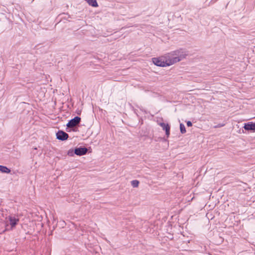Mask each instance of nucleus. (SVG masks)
Here are the masks:
<instances>
[{"label": "nucleus", "instance_id": "obj_4", "mask_svg": "<svg viewBox=\"0 0 255 255\" xmlns=\"http://www.w3.org/2000/svg\"><path fill=\"white\" fill-rule=\"evenodd\" d=\"M68 134L62 130H59L56 133V138L60 140L63 141L66 140L68 138Z\"/></svg>", "mask_w": 255, "mask_h": 255}, {"label": "nucleus", "instance_id": "obj_14", "mask_svg": "<svg viewBox=\"0 0 255 255\" xmlns=\"http://www.w3.org/2000/svg\"><path fill=\"white\" fill-rule=\"evenodd\" d=\"M187 126L188 127H191V126H192V124L191 122H190V121H188V122H187Z\"/></svg>", "mask_w": 255, "mask_h": 255}, {"label": "nucleus", "instance_id": "obj_7", "mask_svg": "<svg viewBox=\"0 0 255 255\" xmlns=\"http://www.w3.org/2000/svg\"><path fill=\"white\" fill-rule=\"evenodd\" d=\"M159 125L161 127H162L163 130H165L166 135L167 136H168L170 134V127L168 124H165L164 123H160Z\"/></svg>", "mask_w": 255, "mask_h": 255}, {"label": "nucleus", "instance_id": "obj_5", "mask_svg": "<svg viewBox=\"0 0 255 255\" xmlns=\"http://www.w3.org/2000/svg\"><path fill=\"white\" fill-rule=\"evenodd\" d=\"M88 149L85 147H77L74 149V153L79 156L85 155L87 152Z\"/></svg>", "mask_w": 255, "mask_h": 255}, {"label": "nucleus", "instance_id": "obj_1", "mask_svg": "<svg viewBox=\"0 0 255 255\" xmlns=\"http://www.w3.org/2000/svg\"><path fill=\"white\" fill-rule=\"evenodd\" d=\"M186 54L182 50H176L169 53L164 60L162 57L153 58V63L157 66L166 67L174 64L182 60L185 57Z\"/></svg>", "mask_w": 255, "mask_h": 255}, {"label": "nucleus", "instance_id": "obj_15", "mask_svg": "<svg viewBox=\"0 0 255 255\" xmlns=\"http://www.w3.org/2000/svg\"><path fill=\"white\" fill-rule=\"evenodd\" d=\"M217 0H211V1L213 3H214Z\"/></svg>", "mask_w": 255, "mask_h": 255}, {"label": "nucleus", "instance_id": "obj_9", "mask_svg": "<svg viewBox=\"0 0 255 255\" xmlns=\"http://www.w3.org/2000/svg\"><path fill=\"white\" fill-rule=\"evenodd\" d=\"M0 171L2 173H9L10 172V169L7 167L0 165Z\"/></svg>", "mask_w": 255, "mask_h": 255}, {"label": "nucleus", "instance_id": "obj_6", "mask_svg": "<svg viewBox=\"0 0 255 255\" xmlns=\"http://www.w3.org/2000/svg\"><path fill=\"white\" fill-rule=\"evenodd\" d=\"M244 128L247 130L255 131V123L253 122L245 123Z\"/></svg>", "mask_w": 255, "mask_h": 255}, {"label": "nucleus", "instance_id": "obj_11", "mask_svg": "<svg viewBox=\"0 0 255 255\" xmlns=\"http://www.w3.org/2000/svg\"><path fill=\"white\" fill-rule=\"evenodd\" d=\"M180 132L182 133H184L186 132V128H185L184 125L183 124H180Z\"/></svg>", "mask_w": 255, "mask_h": 255}, {"label": "nucleus", "instance_id": "obj_3", "mask_svg": "<svg viewBox=\"0 0 255 255\" xmlns=\"http://www.w3.org/2000/svg\"><path fill=\"white\" fill-rule=\"evenodd\" d=\"M7 219L9 222L11 229L14 228L19 221V218L15 216H9Z\"/></svg>", "mask_w": 255, "mask_h": 255}, {"label": "nucleus", "instance_id": "obj_12", "mask_svg": "<svg viewBox=\"0 0 255 255\" xmlns=\"http://www.w3.org/2000/svg\"><path fill=\"white\" fill-rule=\"evenodd\" d=\"M68 154L70 156H73V149L69 150L68 152Z\"/></svg>", "mask_w": 255, "mask_h": 255}, {"label": "nucleus", "instance_id": "obj_10", "mask_svg": "<svg viewBox=\"0 0 255 255\" xmlns=\"http://www.w3.org/2000/svg\"><path fill=\"white\" fill-rule=\"evenodd\" d=\"M131 184L133 187H137L139 185V181L137 180H134L131 181Z\"/></svg>", "mask_w": 255, "mask_h": 255}, {"label": "nucleus", "instance_id": "obj_13", "mask_svg": "<svg viewBox=\"0 0 255 255\" xmlns=\"http://www.w3.org/2000/svg\"><path fill=\"white\" fill-rule=\"evenodd\" d=\"M224 126V124H218V125L217 126H215L214 127L215 128H221V127H222Z\"/></svg>", "mask_w": 255, "mask_h": 255}, {"label": "nucleus", "instance_id": "obj_2", "mask_svg": "<svg viewBox=\"0 0 255 255\" xmlns=\"http://www.w3.org/2000/svg\"><path fill=\"white\" fill-rule=\"evenodd\" d=\"M81 122V118L79 117H75L74 118L70 120L67 124V128H72L78 126Z\"/></svg>", "mask_w": 255, "mask_h": 255}, {"label": "nucleus", "instance_id": "obj_8", "mask_svg": "<svg viewBox=\"0 0 255 255\" xmlns=\"http://www.w3.org/2000/svg\"><path fill=\"white\" fill-rule=\"evenodd\" d=\"M89 5L93 7H97L98 6L97 0H85Z\"/></svg>", "mask_w": 255, "mask_h": 255}]
</instances>
